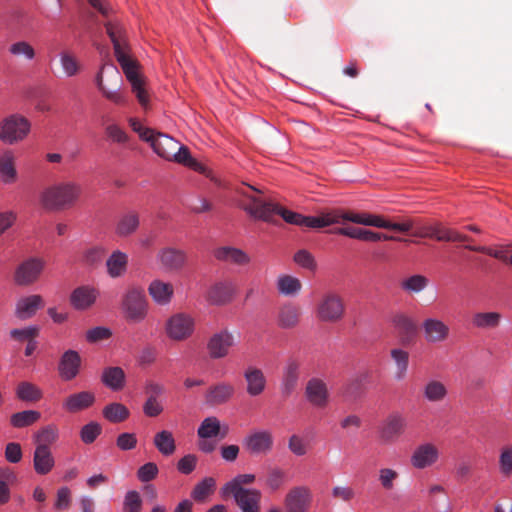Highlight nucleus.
Segmentation results:
<instances>
[{
	"label": "nucleus",
	"mask_w": 512,
	"mask_h": 512,
	"mask_svg": "<svg viewBox=\"0 0 512 512\" xmlns=\"http://www.w3.org/2000/svg\"><path fill=\"white\" fill-rule=\"evenodd\" d=\"M250 191L259 192L254 187L249 186L248 190H240L239 194L247 201L241 202L239 206L250 216L265 222H273L274 216L279 215L289 224L308 228H323L332 225L335 221L332 217H325V213L320 216H304L300 213L290 211L279 204L255 196Z\"/></svg>",
	"instance_id": "obj_1"
},
{
	"label": "nucleus",
	"mask_w": 512,
	"mask_h": 512,
	"mask_svg": "<svg viewBox=\"0 0 512 512\" xmlns=\"http://www.w3.org/2000/svg\"><path fill=\"white\" fill-rule=\"evenodd\" d=\"M106 32L113 43L115 57L120 64L123 73L136 95L138 102L146 107L149 95L146 89L144 77L139 73V65L129 55L126 31L119 22L108 21L105 23Z\"/></svg>",
	"instance_id": "obj_2"
},
{
	"label": "nucleus",
	"mask_w": 512,
	"mask_h": 512,
	"mask_svg": "<svg viewBox=\"0 0 512 512\" xmlns=\"http://www.w3.org/2000/svg\"><path fill=\"white\" fill-rule=\"evenodd\" d=\"M81 192V186L76 182H60L41 192L40 203L47 210H64L72 207L78 201Z\"/></svg>",
	"instance_id": "obj_3"
},
{
	"label": "nucleus",
	"mask_w": 512,
	"mask_h": 512,
	"mask_svg": "<svg viewBox=\"0 0 512 512\" xmlns=\"http://www.w3.org/2000/svg\"><path fill=\"white\" fill-rule=\"evenodd\" d=\"M123 79L113 64H104L95 77V84L101 94L116 105H126L127 95L122 91Z\"/></svg>",
	"instance_id": "obj_4"
},
{
	"label": "nucleus",
	"mask_w": 512,
	"mask_h": 512,
	"mask_svg": "<svg viewBox=\"0 0 512 512\" xmlns=\"http://www.w3.org/2000/svg\"><path fill=\"white\" fill-rule=\"evenodd\" d=\"M346 313V305L342 295L335 290L324 291L316 303L315 316L325 323H337Z\"/></svg>",
	"instance_id": "obj_5"
},
{
	"label": "nucleus",
	"mask_w": 512,
	"mask_h": 512,
	"mask_svg": "<svg viewBox=\"0 0 512 512\" xmlns=\"http://www.w3.org/2000/svg\"><path fill=\"white\" fill-rule=\"evenodd\" d=\"M31 129L30 121L20 114H11L0 121V141L13 145L23 141Z\"/></svg>",
	"instance_id": "obj_6"
},
{
	"label": "nucleus",
	"mask_w": 512,
	"mask_h": 512,
	"mask_svg": "<svg viewBox=\"0 0 512 512\" xmlns=\"http://www.w3.org/2000/svg\"><path fill=\"white\" fill-rule=\"evenodd\" d=\"M122 309L128 321L139 323L147 315L148 302L145 292L140 287H131L122 300Z\"/></svg>",
	"instance_id": "obj_7"
},
{
	"label": "nucleus",
	"mask_w": 512,
	"mask_h": 512,
	"mask_svg": "<svg viewBox=\"0 0 512 512\" xmlns=\"http://www.w3.org/2000/svg\"><path fill=\"white\" fill-rule=\"evenodd\" d=\"M142 140L149 142L153 151L160 157L171 161L172 155H175L179 149V142L167 134L155 133L153 130H147L142 134Z\"/></svg>",
	"instance_id": "obj_8"
},
{
	"label": "nucleus",
	"mask_w": 512,
	"mask_h": 512,
	"mask_svg": "<svg viewBox=\"0 0 512 512\" xmlns=\"http://www.w3.org/2000/svg\"><path fill=\"white\" fill-rule=\"evenodd\" d=\"M234 344L235 339L233 334L229 330L224 329L210 336L206 348L209 357L213 360H217L227 357Z\"/></svg>",
	"instance_id": "obj_9"
},
{
	"label": "nucleus",
	"mask_w": 512,
	"mask_h": 512,
	"mask_svg": "<svg viewBox=\"0 0 512 512\" xmlns=\"http://www.w3.org/2000/svg\"><path fill=\"white\" fill-rule=\"evenodd\" d=\"M156 259L162 270L178 272L186 266L188 258L184 250L166 246L157 252Z\"/></svg>",
	"instance_id": "obj_10"
},
{
	"label": "nucleus",
	"mask_w": 512,
	"mask_h": 512,
	"mask_svg": "<svg viewBox=\"0 0 512 512\" xmlns=\"http://www.w3.org/2000/svg\"><path fill=\"white\" fill-rule=\"evenodd\" d=\"M273 435L268 430H257L243 440V447L253 456L267 455L273 448Z\"/></svg>",
	"instance_id": "obj_11"
},
{
	"label": "nucleus",
	"mask_w": 512,
	"mask_h": 512,
	"mask_svg": "<svg viewBox=\"0 0 512 512\" xmlns=\"http://www.w3.org/2000/svg\"><path fill=\"white\" fill-rule=\"evenodd\" d=\"M193 331L194 319L184 313L171 316L166 323L168 337L176 341L187 339L192 335Z\"/></svg>",
	"instance_id": "obj_12"
},
{
	"label": "nucleus",
	"mask_w": 512,
	"mask_h": 512,
	"mask_svg": "<svg viewBox=\"0 0 512 512\" xmlns=\"http://www.w3.org/2000/svg\"><path fill=\"white\" fill-rule=\"evenodd\" d=\"M307 401L315 408L324 409L329 404L330 394L327 384L318 377L310 378L304 391Z\"/></svg>",
	"instance_id": "obj_13"
},
{
	"label": "nucleus",
	"mask_w": 512,
	"mask_h": 512,
	"mask_svg": "<svg viewBox=\"0 0 512 512\" xmlns=\"http://www.w3.org/2000/svg\"><path fill=\"white\" fill-rule=\"evenodd\" d=\"M406 426L405 417L399 413H392L380 426L379 437L384 443H393L405 432Z\"/></svg>",
	"instance_id": "obj_14"
},
{
	"label": "nucleus",
	"mask_w": 512,
	"mask_h": 512,
	"mask_svg": "<svg viewBox=\"0 0 512 512\" xmlns=\"http://www.w3.org/2000/svg\"><path fill=\"white\" fill-rule=\"evenodd\" d=\"M422 332L425 341L429 344L443 343L450 336L449 326L438 318H426L422 322Z\"/></svg>",
	"instance_id": "obj_15"
},
{
	"label": "nucleus",
	"mask_w": 512,
	"mask_h": 512,
	"mask_svg": "<svg viewBox=\"0 0 512 512\" xmlns=\"http://www.w3.org/2000/svg\"><path fill=\"white\" fill-rule=\"evenodd\" d=\"M43 267V261L37 258L24 261L15 271L14 280L16 284L27 286L34 283L41 274Z\"/></svg>",
	"instance_id": "obj_16"
},
{
	"label": "nucleus",
	"mask_w": 512,
	"mask_h": 512,
	"mask_svg": "<svg viewBox=\"0 0 512 512\" xmlns=\"http://www.w3.org/2000/svg\"><path fill=\"white\" fill-rule=\"evenodd\" d=\"M311 503V492L307 487H295L286 495L287 512H307Z\"/></svg>",
	"instance_id": "obj_17"
},
{
	"label": "nucleus",
	"mask_w": 512,
	"mask_h": 512,
	"mask_svg": "<svg viewBox=\"0 0 512 512\" xmlns=\"http://www.w3.org/2000/svg\"><path fill=\"white\" fill-rule=\"evenodd\" d=\"M439 458V450L432 443H424L416 447L411 456V465L416 469L432 466Z\"/></svg>",
	"instance_id": "obj_18"
},
{
	"label": "nucleus",
	"mask_w": 512,
	"mask_h": 512,
	"mask_svg": "<svg viewBox=\"0 0 512 512\" xmlns=\"http://www.w3.org/2000/svg\"><path fill=\"white\" fill-rule=\"evenodd\" d=\"M301 363L294 358H290L283 370L281 379V393L284 397H289L297 388L300 377Z\"/></svg>",
	"instance_id": "obj_19"
},
{
	"label": "nucleus",
	"mask_w": 512,
	"mask_h": 512,
	"mask_svg": "<svg viewBox=\"0 0 512 512\" xmlns=\"http://www.w3.org/2000/svg\"><path fill=\"white\" fill-rule=\"evenodd\" d=\"M246 382V392L251 397L261 395L267 385V379L264 372L256 366H248L243 374Z\"/></svg>",
	"instance_id": "obj_20"
},
{
	"label": "nucleus",
	"mask_w": 512,
	"mask_h": 512,
	"mask_svg": "<svg viewBox=\"0 0 512 512\" xmlns=\"http://www.w3.org/2000/svg\"><path fill=\"white\" fill-rule=\"evenodd\" d=\"M416 235L419 237L435 238L438 241L464 242L469 240L468 236L459 234L458 232L445 228L440 224L424 226L416 233Z\"/></svg>",
	"instance_id": "obj_21"
},
{
	"label": "nucleus",
	"mask_w": 512,
	"mask_h": 512,
	"mask_svg": "<svg viewBox=\"0 0 512 512\" xmlns=\"http://www.w3.org/2000/svg\"><path fill=\"white\" fill-rule=\"evenodd\" d=\"M80 365L81 357L79 353L75 350H67L63 353L59 362L60 377L65 381L74 379L79 373Z\"/></svg>",
	"instance_id": "obj_22"
},
{
	"label": "nucleus",
	"mask_w": 512,
	"mask_h": 512,
	"mask_svg": "<svg viewBox=\"0 0 512 512\" xmlns=\"http://www.w3.org/2000/svg\"><path fill=\"white\" fill-rule=\"evenodd\" d=\"M43 307L44 301L40 295H29L18 299L14 314L20 320H27L32 318Z\"/></svg>",
	"instance_id": "obj_23"
},
{
	"label": "nucleus",
	"mask_w": 512,
	"mask_h": 512,
	"mask_svg": "<svg viewBox=\"0 0 512 512\" xmlns=\"http://www.w3.org/2000/svg\"><path fill=\"white\" fill-rule=\"evenodd\" d=\"M229 495L234 497L242 512H260L262 494L259 490H238V492H231Z\"/></svg>",
	"instance_id": "obj_24"
},
{
	"label": "nucleus",
	"mask_w": 512,
	"mask_h": 512,
	"mask_svg": "<svg viewBox=\"0 0 512 512\" xmlns=\"http://www.w3.org/2000/svg\"><path fill=\"white\" fill-rule=\"evenodd\" d=\"M17 179L15 155L12 150H5L0 154V181L5 185H11Z\"/></svg>",
	"instance_id": "obj_25"
},
{
	"label": "nucleus",
	"mask_w": 512,
	"mask_h": 512,
	"mask_svg": "<svg viewBox=\"0 0 512 512\" xmlns=\"http://www.w3.org/2000/svg\"><path fill=\"white\" fill-rule=\"evenodd\" d=\"M234 287L231 282L213 284L206 295V300L212 305H224L232 300Z\"/></svg>",
	"instance_id": "obj_26"
},
{
	"label": "nucleus",
	"mask_w": 512,
	"mask_h": 512,
	"mask_svg": "<svg viewBox=\"0 0 512 512\" xmlns=\"http://www.w3.org/2000/svg\"><path fill=\"white\" fill-rule=\"evenodd\" d=\"M95 402V395L90 391H81L69 395L63 402V408L69 413H77L89 408Z\"/></svg>",
	"instance_id": "obj_27"
},
{
	"label": "nucleus",
	"mask_w": 512,
	"mask_h": 512,
	"mask_svg": "<svg viewBox=\"0 0 512 512\" xmlns=\"http://www.w3.org/2000/svg\"><path fill=\"white\" fill-rule=\"evenodd\" d=\"M301 309L293 303L283 304L277 314V324L283 329H292L300 322Z\"/></svg>",
	"instance_id": "obj_28"
},
{
	"label": "nucleus",
	"mask_w": 512,
	"mask_h": 512,
	"mask_svg": "<svg viewBox=\"0 0 512 512\" xmlns=\"http://www.w3.org/2000/svg\"><path fill=\"white\" fill-rule=\"evenodd\" d=\"M234 394V387L226 382L211 386L205 395L206 402L215 406L226 403Z\"/></svg>",
	"instance_id": "obj_29"
},
{
	"label": "nucleus",
	"mask_w": 512,
	"mask_h": 512,
	"mask_svg": "<svg viewBox=\"0 0 512 512\" xmlns=\"http://www.w3.org/2000/svg\"><path fill=\"white\" fill-rule=\"evenodd\" d=\"M140 224L139 214L128 211L120 215L115 226V233L119 237H127L136 232Z\"/></svg>",
	"instance_id": "obj_30"
},
{
	"label": "nucleus",
	"mask_w": 512,
	"mask_h": 512,
	"mask_svg": "<svg viewBox=\"0 0 512 512\" xmlns=\"http://www.w3.org/2000/svg\"><path fill=\"white\" fill-rule=\"evenodd\" d=\"M55 465L54 457L50 448H35L33 454V466L39 475H46L52 471Z\"/></svg>",
	"instance_id": "obj_31"
},
{
	"label": "nucleus",
	"mask_w": 512,
	"mask_h": 512,
	"mask_svg": "<svg viewBox=\"0 0 512 512\" xmlns=\"http://www.w3.org/2000/svg\"><path fill=\"white\" fill-rule=\"evenodd\" d=\"M148 291L154 302L159 305L168 304L174 293L172 284L158 279L150 283Z\"/></svg>",
	"instance_id": "obj_32"
},
{
	"label": "nucleus",
	"mask_w": 512,
	"mask_h": 512,
	"mask_svg": "<svg viewBox=\"0 0 512 512\" xmlns=\"http://www.w3.org/2000/svg\"><path fill=\"white\" fill-rule=\"evenodd\" d=\"M214 255L220 261L240 266L250 262V257L243 250L234 247H220Z\"/></svg>",
	"instance_id": "obj_33"
},
{
	"label": "nucleus",
	"mask_w": 512,
	"mask_h": 512,
	"mask_svg": "<svg viewBox=\"0 0 512 512\" xmlns=\"http://www.w3.org/2000/svg\"><path fill=\"white\" fill-rule=\"evenodd\" d=\"M392 324L405 340H409L417 333L415 321L403 312H397L392 316Z\"/></svg>",
	"instance_id": "obj_34"
},
{
	"label": "nucleus",
	"mask_w": 512,
	"mask_h": 512,
	"mask_svg": "<svg viewBox=\"0 0 512 512\" xmlns=\"http://www.w3.org/2000/svg\"><path fill=\"white\" fill-rule=\"evenodd\" d=\"M97 291L87 286L79 287L71 294V304L79 310L87 309L96 300Z\"/></svg>",
	"instance_id": "obj_35"
},
{
	"label": "nucleus",
	"mask_w": 512,
	"mask_h": 512,
	"mask_svg": "<svg viewBox=\"0 0 512 512\" xmlns=\"http://www.w3.org/2000/svg\"><path fill=\"white\" fill-rule=\"evenodd\" d=\"M171 161H175L184 166H187L197 172L205 174L210 177V171L201 163H199L196 159H194L189 149L179 143V149L176 150L175 155H172Z\"/></svg>",
	"instance_id": "obj_36"
},
{
	"label": "nucleus",
	"mask_w": 512,
	"mask_h": 512,
	"mask_svg": "<svg viewBox=\"0 0 512 512\" xmlns=\"http://www.w3.org/2000/svg\"><path fill=\"white\" fill-rule=\"evenodd\" d=\"M128 264V255L120 250L114 251L106 261L107 273L112 278L122 276Z\"/></svg>",
	"instance_id": "obj_37"
},
{
	"label": "nucleus",
	"mask_w": 512,
	"mask_h": 512,
	"mask_svg": "<svg viewBox=\"0 0 512 512\" xmlns=\"http://www.w3.org/2000/svg\"><path fill=\"white\" fill-rule=\"evenodd\" d=\"M101 380L111 390L119 391L125 386L126 375L121 367H107L103 370Z\"/></svg>",
	"instance_id": "obj_38"
},
{
	"label": "nucleus",
	"mask_w": 512,
	"mask_h": 512,
	"mask_svg": "<svg viewBox=\"0 0 512 512\" xmlns=\"http://www.w3.org/2000/svg\"><path fill=\"white\" fill-rule=\"evenodd\" d=\"M59 431L56 425L49 424L39 429L33 435V441L37 448H50L58 439Z\"/></svg>",
	"instance_id": "obj_39"
},
{
	"label": "nucleus",
	"mask_w": 512,
	"mask_h": 512,
	"mask_svg": "<svg viewBox=\"0 0 512 512\" xmlns=\"http://www.w3.org/2000/svg\"><path fill=\"white\" fill-rule=\"evenodd\" d=\"M447 394L445 384L439 380H429L423 388V396L429 402H442Z\"/></svg>",
	"instance_id": "obj_40"
},
{
	"label": "nucleus",
	"mask_w": 512,
	"mask_h": 512,
	"mask_svg": "<svg viewBox=\"0 0 512 512\" xmlns=\"http://www.w3.org/2000/svg\"><path fill=\"white\" fill-rule=\"evenodd\" d=\"M154 445L158 451L164 455H172L176 450L174 437L170 431L162 430L155 434Z\"/></svg>",
	"instance_id": "obj_41"
},
{
	"label": "nucleus",
	"mask_w": 512,
	"mask_h": 512,
	"mask_svg": "<svg viewBox=\"0 0 512 512\" xmlns=\"http://www.w3.org/2000/svg\"><path fill=\"white\" fill-rule=\"evenodd\" d=\"M302 289L301 281L291 275H281L277 279V290L284 296L297 295Z\"/></svg>",
	"instance_id": "obj_42"
},
{
	"label": "nucleus",
	"mask_w": 512,
	"mask_h": 512,
	"mask_svg": "<svg viewBox=\"0 0 512 512\" xmlns=\"http://www.w3.org/2000/svg\"><path fill=\"white\" fill-rule=\"evenodd\" d=\"M41 418V413L36 410H24L14 413L10 417V424L14 428H25L32 426Z\"/></svg>",
	"instance_id": "obj_43"
},
{
	"label": "nucleus",
	"mask_w": 512,
	"mask_h": 512,
	"mask_svg": "<svg viewBox=\"0 0 512 512\" xmlns=\"http://www.w3.org/2000/svg\"><path fill=\"white\" fill-rule=\"evenodd\" d=\"M16 395L22 401L37 402L42 398L43 393L35 384L23 381L18 384Z\"/></svg>",
	"instance_id": "obj_44"
},
{
	"label": "nucleus",
	"mask_w": 512,
	"mask_h": 512,
	"mask_svg": "<svg viewBox=\"0 0 512 512\" xmlns=\"http://www.w3.org/2000/svg\"><path fill=\"white\" fill-rule=\"evenodd\" d=\"M130 415L128 408L118 402L106 405L103 409V416L112 423L125 421Z\"/></svg>",
	"instance_id": "obj_45"
},
{
	"label": "nucleus",
	"mask_w": 512,
	"mask_h": 512,
	"mask_svg": "<svg viewBox=\"0 0 512 512\" xmlns=\"http://www.w3.org/2000/svg\"><path fill=\"white\" fill-rule=\"evenodd\" d=\"M501 320V314L498 312H478L473 315L472 323L480 329L496 328Z\"/></svg>",
	"instance_id": "obj_46"
},
{
	"label": "nucleus",
	"mask_w": 512,
	"mask_h": 512,
	"mask_svg": "<svg viewBox=\"0 0 512 512\" xmlns=\"http://www.w3.org/2000/svg\"><path fill=\"white\" fill-rule=\"evenodd\" d=\"M390 355L396 365L395 378L404 379L409 365V353L403 349L394 348L390 351Z\"/></svg>",
	"instance_id": "obj_47"
},
{
	"label": "nucleus",
	"mask_w": 512,
	"mask_h": 512,
	"mask_svg": "<svg viewBox=\"0 0 512 512\" xmlns=\"http://www.w3.org/2000/svg\"><path fill=\"white\" fill-rule=\"evenodd\" d=\"M467 249L474 252H480L494 257L503 262H507L512 265V246H507L499 250H494L485 246H466Z\"/></svg>",
	"instance_id": "obj_48"
},
{
	"label": "nucleus",
	"mask_w": 512,
	"mask_h": 512,
	"mask_svg": "<svg viewBox=\"0 0 512 512\" xmlns=\"http://www.w3.org/2000/svg\"><path fill=\"white\" fill-rule=\"evenodd\" d=\"M221 432L220 421L216 417H207L200 424L197 434L202 439L216 437Z\"/></svg>",
	"instance_id": "obj_49"
},
{
	"label": "nucleus",
	"mask_w": 512,
	"mask_h": 512,
	"mask_svg": "<svg viewBox=\"0 0 512 512\" xmlns=\"http://www.w3.org/2000/svg\"><path fill=\"white\" fill-rule=\"evenodd\" d=\"M59 57L63 72L67 77H73L78 74L80 64L72 52L64 50L60 52Z\"/></svg>",
	"instance_id": "obj_50"
},
{
	"label": "nucleus",
	"mask_w": 512,
	"mask_h": 512,
	"mask_svg": "<svg viewBox=\"0 0 512 512\" xmlns=\"http://www.w3.org/2000/svg\"><path fill=\"white\" fill-rule=\"evenodd\" d=\"M254 481V474H239L224 485L222 489L223 494L228 495L231 492H238V490H249L248 488H244L243 485L252 484Z\"/></svg>",
	"instance_id": "obj_51"
},
{
	"label": "nucleus",
	"mask_w": 512,
	"mask_h": 512,
	"mask_svg": "<svg viewBox=\"0 0 512 512\" xmlns=\"http://www.w3.org/2000/svg\"><path fill=\"white\" fill-rule=\"evenodd\" d=\"M369 226L390 229V230H395V231H400V232H407L412 228V223L411 222L392 223L390 221L385 220L381 216L372 214Z\"/></svg>",
	"instance_id": "obj_52"
},
{
	"label": "nucleus",
	"mask_w": 512,
	"mask_h": 512,
	"mask_svg": "<svg viewBox=\"0 0 512 512\" xmlns=\"http://www.w3.org/2000/svg\"><path fill=\"white\" fill-rule=\"evenodd\" d=\"M428 285V279L423 275H413L401 282V288L409 293H419Z\"/></svg>",
	"instance_id": "obj_53"
},
{
	"label": "nucleus",
	"mask_w": 512,
	"mask_h": 512,
	"mask_svg": "<svg viewBox=\"0 0 512 512\" xmlns=\"http://www.w3.org/2000/svg\"><path fill=\"white\" fill-rule=\"evenodd\" d=\"M215 487V480L211 477H207L199 482L193 489L191 495L196 501H203L208 495H210Z\"/></svg>",
	"instance_id": "obj_54"
},
{
	"label": "nucleus",
	"mask_w": 512,
	"mask_h": 512,
	"mask_svg": "<svg viewBox=\"0 0 512 512\" xmlns=\"http://www.w3.org/2000/svg\"><path fill=\"white\" fill-rule=\"evenodd\" d=\"M40 329L38 326H28L21 329H12L10 331V337L18 342H29L32 339H36L39 335Z\"/></svg>",
	"instance_id": "obj_55"
},
{
	"label": "nucleus",
	"mask_w": 512,
	"mask_h": 512,
	"mask_svg": "<svg viewBox=\"0 0 512 512\" xmlns=\"http://www.w3.org/2000/svg\"><path fill=\"white\" fill-rule=\"evenodd\" d=\"M9 52L14 56H23L27 60H33L36 56L35 49L27 41H17L11 44Z\"/></svg>",
	"instance_id": "obj_56"
},
{
	"label": "nucleus",
	"mask_w": 512,
	"mask_h": 512,
	"mask_svg": "<svg viewBox=\"0 0 512 512\" xmlns=\"http://www.w3.org/2000/svg\"><path fill=\"white\" fill-rule=\"evenodd\" d=\"M142 499L139 492L128 491L124 497L123 512H141Z\"/></svg>",
	"instance_id": "obj_57"
},
{
	"label": "nucleus",
	"mask_w": 512,
	"mask_h": 512,
	"mask_svg": "<svg viewBox=\"0 0 512 512\" xmlns=\"http://www.w3.org/2000/svg\"><path fill=\"white\" fill-rule=\"evenodd\" d=\"M101 432L102 427L100 424L97 422H90L82 427L80 437L85 444H91L97 439Z\"/></svg>",
	"instance_id": "obj_58"
},
{
	"label": "nucleus",
	"mask_w": 512,
	"mask_h": 512,
	"mask_svg": "<svg viewBox=\"0 0 512 512\" xmlns=\"http://www.w3.org/2000/svg\"><path fill=\"white\" fill-rule=\"evenodd\" d=\"M105 253V249L101 246L88 248L83 254V262L89 266H96L102 262Z\"/></svg>",
	"instance_id": "obj_59"
},
{
	"label": "nucleus",
	"mask_w": 512,
	"mask_h": 512,
	"mask_svg": "<svg viewBox=\"0 0 512 512\" xmlns=\"http://www.w3.org/2000/svg\"><path fill=\"white\" fill-rule=\"evenodd\" d=\"M499 469L506 477L512 474V445L502 448L499 457Z\"/></svg>",
	"instance_id": "obj_60"
},
{
	"label": "nucleus",
	"mask_w": 512,
	"mask_h": 512,
	"mask_svg": "<svg viewBox=\"0 0 512 512\" xmlns=\"http://www.w3.org/2000/svg\"><path fill=\"white\" fill-rule=\"evenodd\" d=\"M105 133L112 142L117 144H125L129 140L128 134L118 124L106 126Z\"/></svg>",
	"instance_id": "obj_61"
},
{
	"label": "nucleus",
	"mask_w": 512,
	"mask_h": 512,
	"mask_svg": "<svg viewBox=\"0 0 512 512\" xmlns=\"http://www.w3.org/2000/svg\"><path fill=\"white\" fill-rule=\"evenodd\" d=\"M71 490L64 486L57 490L54 508L58 511L68 510L71 506Z\"/></svg>",
	"instance_id": "obj_62"
},
{
	"label": "nucleus",
	"mask_w": 512,
	"mask_h": 512,
	"mask_svg": "<svg viewBox=\"0 0 512 512\" xmlns=\"http://www.w3.org/2000/svg\"><path fill=\"white\" fill-rule=\"evenodd\" d=\"M398 477V472L391 468H382L379 470V482L385 490H392L394 488V482Z\"/></svg>",
	"instance_id": "obj_63"
},
{
	"label": "nucleus",
	"mask_w": 512,
	"mask_h": 512,
	"mask_svg": "<svg viewBox=\"0 0 512 512\" xmlns=\"http://www.w3.org/2000/svg\"><path fill=\"white\" fill-rule=\"evenodd\" d=\"M158 467L153 462H148L141 466L137 471V477L141 482H149L158 475Z\"/></svg>",
	"instance_id": "obj_64"
}]
</instances>
